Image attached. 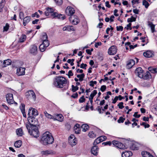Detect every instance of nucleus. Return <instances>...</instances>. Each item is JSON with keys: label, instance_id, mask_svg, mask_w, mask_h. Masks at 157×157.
<instances>
[{"label": "nucleus", "instance_id": "obj_1", "mask_svg": "<svg viewBox=\"0 0 157 157\" xmlns=\"http://www.w3.org/2000/svg\"><path fill=\"white\" fill-rule=\"evenodd\" d=\"M54 139L51 133L49 132H46L42 135L40 140V143L45 145L52 144Z\"/></svg>", "mask_w": 157, "mask_h": 157}, {"label": "nucleus", "instance_id": "obj_2", "mask_svg": "<svg viewBox=\"0 0 157 157\" xmlns=\"http://www.w3.org/2000/svg\"><path fill=\"white\" fill-rule=\"evenodd\" d=\"M53 9L51 8H47L44 12L46 16L51 17L53 18H57L58 19L63 20L65 19V16L64 15L59 14L56 12H54Z\"/></svg>", "mask_w": 157, "mask_h": 157}, {"label": "nucleus", "instance_id": "obj_3", "mask_svg": "<svg viewBox=\"0 0 157 157\" xmlns=\"http://www.w3.org/2000/svg\"><path fill=\"white\" fill-rule=\"evenodd\" d=\"M67 82V80L65 78L58 76L54 80L53 84L57 88H63L66 84Z\"/></svg>", "mask_w": 157, "mask_h": 157}, {"label": "nucleus", "instance_id": "obj_4", "mask_svg": "<svg viewBox=\"0 0 157 157\" xmlns=\"http://www.w3.org/2000/svg\"><path fill=\"white\" fill-rule=\"evenodd\" d=\"M30 128L31 130H29V133L30 135L35 137H38L39 134L37 127L36 125H31Z\"/></svg>", "mask_w": 157, "mask_h": 157}, {"label": "nucleus", "instance_id": "obj_5", "mask_svg": "<svg viewBox=\"0 0 157 157\" xmlns=\"http://www.w3.org/2000/svg\"><path fill=\"white\" fill-rule=\"evenodd\" d=\"M26 96L28 99H33L34 101L36 100V96L34 92L32 90H29L26 93Z\"/></svg>", "mask_w": 157, "mask_h": 157}, {"label": "nucleus", "instance_id": "obj_6", "mask_svg": "<svg viewBox=\"0 0 157 157\" xmlns=\"http://www.w3.org/2000/svg\"><path fill=\"white\" fill-rule=\"evenodd\" d=\"M75 12V10L74 8L71 6H67L65 10L66 14L68 16H70V17L73 16Z\"/></svg>", "mask_w": 157, "mask_h": 157}, {"label": "nucleus", "instance_id": "obj_7", "mask_svg": "<svg viewBox=\"0 0 157 157\" xmlns=\"http://www.w3.org/2000/svg\"><path fill=\"white\" fill-rule=\"evenodd\" d=\"M38 113L37 110L31 107L29 108L28 111V115L30 116H36L38 115Z\"/></svg>", "mask_w": 157, "mask_h": 157}, {"label": "nucleus", "instance_id": "obj_8", "mask_svg": "<svg viewBox=\"0 0 157 157\" xmlns=\"http://www.w3.org/2000/svg\"><path fill=\"white\" fill-rule=\"evenodd\" d=\"M113 144L121 149H124L126 148L124 145L118 141L113 140Z\"/></svg>", "mask_w": 157, "mask_h": 157}, {"label": "nucleus", "instance_id": "obj_9", "mask_svg": "<svg viewBox=\"0 0 157 157\" xmlns=\"http://www.w3.org/2000/svg\"><path fill=\"white\" fill-rule=\"evenodd\" d=\"M69 142L72 146L75 145L77 143V139L73 134L70 135L69 138Z\"/></svg>", "mask_w": 157, "mask_h": 157}, {"label": "nucleus", "instance_id": "obj_10", "mask_svg": "<svg viewBox=\"0 0 157 157\" xmlns=\"http://www.w3.org/2000/svg\"><path fill=\"white\" fill-rule=\"evenodd\" d=\"M69 20L71 22L75 25H77L79 22L78 16L75 15L70 17Z\"/></svg>", "mask_w": 157, "mask_h": 157}, {"label": "nucleus", "instance_id": "obj_11", "mask_svg": "<svg viewBox=\"0 0 157 157\" xmlns=\"http://www.w3.org/2000/svg\"><path fill=\"white\" fill-rule=\"evenodd\" d=\"M135 73L136 75L140 78H143L144 75V71L141 67L137 68L135 70Z\"/></svg>", "mask_w": 157, "mask_h": 157}, {"label": "nucleus", "instance_id": "obj_12", "mask_svg": "<svg viewBox=\"0 0 157 157\" xmlns=\"http://www.w3.org/2000/svg\"><path fill=\"white\" fill-rule=\"evenodd\" d=\"M7 101L8 103L12 104L14 101L13 99V94L11 93H9L6 96Z\"/></svg>", "mask_w": 157, "mask_h": 157}, {"label": "nucleus", "instance_id": "obj_13", "mask_svg": "<svg viewBox=\"0 0 157 157\" xmlns=\"http://www.w3.org/2000/svg\"><path fill=\"white\" fill-rule=\"evenodd\" d=\"M117 52V49L115 46H112L108 49V53L110 55H115Z\"/></svg>", "mask_w": 157, "mask_h": 157}, {"label": "nucleus", "instance_id": "obj_14", "mask_svg": "<svg viewBox=\"0 0 157 157\" xmlns=\"http://www.w3.org/2000/svg\"><path fill=\"white\" fill-rule=\"evenodd\" d=\"M144 56L146 57L149 58L152 57L154 56V52L151 50H148L143 53Z\"/></svg>", "mask_w": 157, "mask_h": 157}, {"label": "nucleus", "instance_id": "obj_15", "mask_svg": "<svg viewBox=\"0 0 157 157\" xmlns=\"http://www.w3.org/2000/svg\"><path fill=\"white\" fill-rule=\"evenodd\" d=\"M36 119L33 116H29L28 118V121L30 124V125H36V123H35Z\"/></svg>", "mask_w": 157, "mask_h": 157}, {"label": "nucleus", "instance_id": "obj_16", "mask_svg": "<svg viewBox=\"0 0 157 157\" xmlns=\"http://www.w3.org/2000/svg\"><path fill=\"white\" fill-rule=\"evenodd\" d=\"M25 68L20 67L18 68H17V75L18 76H20L25 75Z\"/></svg>", "mask_w": 157, "mask_h": 157}, {"label": "nucleus", "instance_id": "obj_17", "mask_svg": "<svg viewBox=\"0 0 157 157\" xmlns=\"http://www.w3.org/2000/svg\"><path fill=\"white\" fill-rule=\"evenodd\" d=\"M135 61L133 59H130L128 61L126 65V68L128 69L131 68L135 64Z\"/></svg>", "mask_w": 157, "mask_h": 157}, {"label": "nucleus", "instance_id": "obj_18", "mask_svg": "<svg viewBox=\"0 0 157 157\" xmlns=\"http://www.w3.org/2000/svg\"><path fill=\"white\" fill-rule=\"evenodd\" d=\"M63 117L62 114H58L55 115L54 116V121H63Z\"/></svg>", "mask_w": 157, "mask_h": 157}, {"label": "nucleus", "instance_id": "obj_19", "mask_svg": "<svg viewBox=\"0 0 157 157\" xmlns=\"http://www.w3.org/2000/svg\"><path fill=\"white\" fill-rule=\"evenodd\" d=\"M91 152L92 154L94 155H97L98 152V147L96 145H94L91 148Z\"/></svg>", "mask_w": 157, "mask_h": 157}, {"label": "nucleus", "instance_id": "obj_20", "mask_svg": "<svg viewBox=\"0 0 157 157\" xmlns=\"http://www.w3.org/2000/svg\"><path fill=\"white\" fill-rule=\"evenodd\" d=\"M140 145L136 142L132 143L130 145V148L133 150L138 149Z\"/></svg>", "mask_w": 157, "mask_h": 157}, {"label": "nucleus", "instance_id": "obj_21", "mask_svg": "<svg viewBox=\"0 0 157 157\" xmlns=\"http://www.w3.org/2000/svg\"><path fill=\"white\" fill-rule=\"evenodd\" d=\"M75 132L76 134H79L81 132L80 125L78 124H76L74 127Z\"/></svg>", "mask_w": 157, "mask_h": 157}, {"label": "nucleus", "instance_id": "obj_22", "mask_svg": "<svg viewBox=\"0 0 157 157\" xmlns=\"http://www.w3.org/2000/svg\"><path fill=\"white\" fill-rule=\"evenodd\" d=\"M37 51V47L35 45H32L31 46L30 49V52L31 53L35 54H36Z\"/></svg>", "mask_w": 157, "mask_h": 157}, {"label": "nucleus", "instance_id": "obj_23", "mask_svg": "<svg viewBox=\"0 0 157 157\" xmlns=\"http://www.w3.org/2000/svg\"><path fill=\"white\" fill-rule=\"evenodd\" d=\"M63 31H71L74 30V29L72 26L69 25H66L63 28Z\"/></svg>", "mask_w": 157, "mask_h": 157}, {"label": "nucleus", "instance_id": "obj_24", "mask_svg": "<svg viewBox=\"0 0 157 157\" xmlns=\"http://www.w3.org/2000/svg\"><path fill=\"white\" fill-rule=\"evenodd\" d=\"M132 152L130 151H125L122 152V157H129L132 156Z\"/></svg>", "mask_w": 157, "mask_h": 157}, {"label": "nucleus", "instance_id": "obj_25", "mask_svg": "<svg viewBox=\"0 0 157 157\" xmlns=\"http://www.w3.org/2000/svg\"><path fill=\"white\" fill-rule=\"evenodd\" d=\"M23 19V25L25 26L28 24L30 21L31 17L29 16H27L24 18Z\"/></svg>", "mask_w": 157, "mask_h": 157}, {"label": "nucleus", "instance_id": "obj_26", "mask_svg": "<svg viewBox=\"0 0 157 157\" xmlns=\"http://www.w3.org/2000/svg\"><path fill=\"white\" fill-rule=\"evenodd\" d=\"M11 61L10 59H8L4 61L3 62V67H6L7 65H10L11 64Z\"/></svg>", "mask_w": 157, "mask_h": 157}, {"label": "nucleus", "instance_id": "obj_27", "mask_svg": "<svg viewBox=\"0 0 157 157\" xmlns=\"http://www.w3.org/2000/svg\"><path fill=\"white\" fill-rule=\"evenodd\" d=\"M52 153V151L50 150L42 151H41V154L42 155H48L51 154Z\"/></svg>", "mask_w": 157, "mask_h": 157}, {"label": "nucleus", "instance_id": "obj_28", "mask_svg": "<svg viewBox=\"0 0 157 157\" xmlns=\"http://www.w3.org/2000/svg\"><path fill=\"white\" fill-rule=\"evenodd\" d=\"M44 113L45 117L49 119H52L53 120L54 119V116H53L49 113H48L46 111H44Z\"/></svg>", "mask_w": 157, "mask_h": 157}, {"label": "nucleus", "instance_id": "obj_29", "mask_svg": "<svg viewBox=\"0 0 157 157\" xmlns=\"http://www.w3.org/2000/svg\"><path fill=\"white\" fill-rule=\"evenodd\" d=\"M148 25L151 28L152 33H154V32H156L155 29V25L153 24L152 22H150L148 24Z\"/></svg>", "mask_w": 157, "mask_h": 157}, {"label": "nucleus", "instance_id": "obj_30", "mask_svg": "<svg viewBox=\"0 0 157 157\" xmlns=\"http://www.w3.org/2000/svg\"><path fill=\"white\" fill-rule=\"evenodd\" d=\"M22 145L21 141L20 140H19L15 142L14 144V145L15 147L19 148Z\"/></svg>", "mask_w": 157, "mask_h": 157}, {"label": "nucleus", "instance_id": "obj_31", "mask_svg": "<svg viewBox=\"0 0 157 157\" xmlns=\"http://www.w3.org/2000/svg\"><path fill=\"white\" fill-rule=\"evenodd\" d=\"M81 128L82 129V131L84 132H85L88 129L89 126L86 124H83L82 125Z\"/></svg>", "mask_w": 157, "mask_h": 157}, {"label": "nucleus", "instance_id": "obj_32", "mask_svg": "<svg viewBox=\"0 0 157 157\" xmlns=\"http://www.w3.org/2000/svg\"><path fill=\"white\" fill-rule=\"evenodd\" d=\"M26 36L24 34H22L19 39V42L21 43L24 42L26 40Z\"/></svg>", "mask_w": 157, "mask_h": 157}, {"label": "nucleus", "instance_id": "obj_33", "mask_svg": "<svg viewBox=\"0 0 157 157\" xmlns=\"http://www.w3.org/2000/svg\"><path fill=\"white\" fill-rule=\"evenodd\" d=\"M101 138L100 136L98 138H97L94 141L93 143L94 145H96L97 144L100 143L102 142V141H101Z\"/></svg>", "mask_w": 157, "mask_h": 157}, {"label": "nucleus", "instance_id": "obj_34", "mask_svg": "<svg viewBox=\"0 0 157 157\" xmlns=\"http://www.w3.org/2000/svg\"><path fill=\"white\" fill-rule=\"evenodd\" d=\"M16 133L17 135L19 136H22L23 134L22 129L21 128L17 129L16 130Z\"/></svg>", "mask_w": 157, "mask_h": 157}, {"label": "nucleus", "instance_id": "obj_35", "mask_svg": "<svg viewBox=\"0 0 157 157\" xmlns=\"http://www.w3.org/2000/svg\"><path fill=\"white\" fill-rule=\"evenodd\" d=\"M148 70L151 73H155L157 72V67L153 68L151 67H149L148 68Z\"/></svg>", "mask_w": 157, "mask_h": 157}, {"label": "nucleus", "instance_id": "obj_36", "mask_svg": "<svg viewBox=\"0 0 157 157\" xmlns=\"http://www.w3.org/2000/svg\"><path fill=\"white\" fill-rule=\"evenodd\" d=\"M151 77L150 73L149 71H147L144 76H143V78L144 79H147Z\"/></svg>", "mask_w": 157, "mask_h": 157}, {"label": "nucleus", "instance_id": "obj_37", "mask_svg": "<svg viewBox=\"0 0 157 157\" xmlns=\"http://www.w3.org/2000/svg\"><path fill=\"white\" fill-rule=\"evenodd\" d=\"M5 0H2L0 2V12H2L3 11V8L5 5Z\"/></svg>", "mask_w": 157, "mask_h": 157}, {"label": "nucleus", "instance_id": "obj_38", "mask_svg": "<svg viewBox=\"0 0 157 157\" xmlns=\"http://www.w3.org/2000/svg\"><path fill=\"white\" fill-rule=\"evenodd\" d=\"M88 136L91 138H94L96 137V134L93 131L90 132L88 134Z\"/></svg>", "mask_w": 157, "mask_h": 157}, {"label": "nucleus", "instance_id": "obj_39", "mask_svg": "<svg viewBox=\"0 0 157 157\" xmlns=\"http://www.w3.org/2000/svg\"><path fill=\"white\" fill-rule=\"evenodd\" d=\"M47 47H45V45H44L43 44H41L39 47V49L40 50V51L41 52H44V51L45 48H47Z\"/></svg>", "mask_w": 157, "mask_h": 157}, {"label": "nucleus", "instance_id": "obj_40", "mask_svg": "<svg viewBox=\"0 0 157 157\" xmlns=\"http://www.w3.org/2000/svg\"><path fill=\"white\" fill-rule=\"evenodd\" d=\"M97 91L96 90H94L93 93H91L90 95V97L89 98L93 99L94 97L97 94Z\"/></svg>", "mask_w": 157, "mask_h": 157}, {"label": "nucleus", "instance_id": "obj_41", "mask_svg": "<svg viewBox=\"0 0 157 157\" xmlns=\"http://www.w3.org/2000/svg\"><path fill=\"white\" fill-rule=\"evenodd\" d=\"M143 5L146 8H147L149 6V4L148 3V2L145 0H144L143 1Z\"/></svg>", "mask_w": 157, "mask_h": 157}, {"label": "nucleus", "instance_id": "obj_42", "mask_svg": "<svg viewBox=\"0 0 157 157\" xmlns=\"http://www.w3.org/2000/svg\"><path fill=\"white\" fill-rule=\"evenodd\" d=\"M72 87V91L74 92L76 91L78 89V87L77 86H75L73 85H72L71 86Z\"/></svg>", "mask_w": 157, "mask_h": 157}, {"label": "nucleus", "instance_id": "obj_43", "mask_svg": "<svg viewBox=\"0 0 157 157\" xmlns=\"http://www.w3.org/2000/svg\"><path fill=\"white\" fill-rule=\"evenodd\" d=\"M42 44L45 45V47H48L49 44L48 40H43V43Z\"/></svg>", "mask_w": 157, "mask_h": 157}, {"label": "nucleus", "instance_id": "obj_44", "mask_svg": "<svg viewBox=\"0 0 157 157\" xmlns=\"http://www.w3.org/2000/svg\"><path fill=\"white\" fill-rule=\"evenodd\" d=\"M25 105L24 104H21V106L20 107V109L22 113L25 112Z\"/></svg>", "mask_w": 157, "mask_h": 157}, {"label": "nucleus", "instance_id": "obj_45", "mask_svg": "<svg viewBox=\"0 0 157 157\" xmlns=\"http://www.w3.org/2000/svg\"><path fill=\"white\" fill-rule=\"evenodd\" d=\"M42 41L43 40H47L48 39V36L45 33H43L42 34Z\"/></svg>", "mask_w": 157, "mask_h": 157}, {"label": "nucleus", "instance_id": "obj_46", "mask_svg": "<svg viewBox=\"0 0 157 157\" xmlns=\"http://www.w3.org/2000/svg\"><path fill=\"white\" fill-rule=\"evenodd\" d=\"M136 20V18L132 16L131 18H128V19L127 21L128 22L135 21Z\"/></svg>", "mask_w": 157, "mask_h": 157}, {"label": "nucleus", "instance_id": "obj_47", "mask_svg": "<svg viewBox=\"0 0 157 157\" xmlns=\"http://www.w3.org/2000/svg\"><path fill=\"white\" fill-rule=\"evenodd\" d=\"M141 125L144 126L145 128H148L150 127V125L148 124H147V123L144 122H142L140 124Z\"/></svg>", "mask_w": 157, "mask_h": 157}, {"label": "nucleus", "instance_id": "obj_48", "mask_svg": "<svg viewBox=\"0 0 157 157\" xmlns=\"http://www.w3.org/2000/svg\"><path fill=\"white\" fill-rule=\"evenodd\" d=\"M125 119V118H123L122 117H121L118 120L117 122L119 123H123Z\"/></svg>", "mask_w": 157, "mask_h": 157}, {"label": "nucleus", "instance_id": "obj_49", "mask_svg": "<svg viewBox=\"0 0 157 157\" xmlns=\"http://www.w3.org/2000/svg\"><path fill=\"white\" fill-rule=\"evenodd\" d=\"M90 85L92 87L94 86V84L96 85L97 83V82L96 81H91L90 82Z\"/></svg>", "mask_w": 157, "mask_h": 157}, {"label": "nucleus", "instance_id": "obj_50", "mask_svg": "<svg viewBox=\"0 0 157 157\" xmlns=\"http://www.w3.org/2000/svg\"><path fill=\"white\" fill-rule=\"evenodd\" d=\"M123 102H121L119 103L117 105V106H118L119 108L120 109H122L124 108V106H123Z\"/></svg>", "mask_w": 157, "mask_h": 157}, {"label": "nucleus", "instance_id": "obj_51", "mask_svg": "<svg viewBox=\"0 0 157 157\" xmlns=\"http://www.w3.org/2000/svg\"><path fill=\"white\" fill-rule=\"evenodd\" d=\"M56 4L58 5H61L63 3L62 0H54Z\"/></svg>", "mask_w": 157, "mask_h": 157}, {"label": "nucleus", "instance_id": "obj_52", "mask_svg": "<svg viewBox=\"0 0 157 157\" xmlns=\"http://www.w3.org/2000/svg\"><path fill=\"white\" fill-rule=\"evenodd\" d=\"M117 30V31H122L123 27L121 26H117L116 27Z\"/></svg>", "mask_w": 157, "mask_h": 157}, {"label": "nucleus", "instance_id": "obj_53", "mask_svg": "<svg viewBox=\"0 0 157 157\" xmlns=\"http://www.w3.org/2000/svg\"><path fill=\"white\" fill-rule=\"evenodd\" d=\"M85 101V99L84 98V96H82L79 100V101L80 103H82L84 102Z\"/></svg>", "mask_w": 157, "mask_h": 157}, {"label": "nucleus", "instance_id": "obj_54", "mask_svg": "<svg viewBox=\"0 0 157 157\" xmlns=\"http://www.w3.org/2000/svg\"><path fill=\"white\" fill-rule=\"evenodd\" d=\"M9 25L8 23H6V26L4 27V31H7L9 28Z\"/></svg>", "mask_w": 157, "mask_h": 157}, {"label": "nucleus", "instance_id": "obj_55", "mask_svg": "<svg viewBox=\"0 0 157 157\" xmlns=\"http://www.w3.org/2000/svg\"><path fill=\"white\" fill-rule=\"evenodd\" d=\"M102 144H104L105 145H110L112 144V142L111 141H107L106 142H104L102 143Z\"/></svg>", "mask_w": 157, "mask_h": 157}, {"label": "nucleus", "instance_id": "obj_56", "mask_svg": "<svg viewBox=\"0 0 157 157\" xmlns=\"http://www.w3.org/2000/svg\"><path fill=\"white\" fill-rule=\"evenodd\" d=\"M19 17L20 19H23L24 17V13L23 12H21L19 13Z\"/></svg>", "mask_w": 157, "mask_h": 157}, {"label": "nucleus", "instance_id": "obj_57", "mask_svg": "<svg viewBox=\"0 0 157 157\" xmlns=\"http://www.w3.org/2000/svg\"><path fill=\"white\" fill-rule=\"evenodd\" d=\"M106 89V86L105 85L102 86L100 88L102 92H104Z\"/></svg>", "mask_w": 157, "mask_h": 157}, {"label": "nucleus", "instance_id": "obj_58", "mask_svg": "<svg viewBox=\"0 0 157 157\" xmlns=\"http://www.w3.org/2000/svg\"><path fill=\"white\" fill-rule=\"evenodd\" d=\"M87 66V64L83 63H82L80 66V67L82 69H86V67Z\"/></svg>", "mask_w": 157, "mask_h": 157}, {"label": "nucleus", "instance_id": "obj_59", "mask_svg": "<svg viewBox=\"0 0 157 157\" xmlns=\"http://www.w3.org/2000/svg\"><path fill=\"white\" fill-rule=\"evenodd\" d=\"M132 25V24L131 23H129L127 25V27H125L124 29H126L127 30H128L129 29H129L130 30H131L132 28L131 27V26Z\"/></svg>", "mask_w": 157, "mask_h": 157}, {"label": "nucleus", "instance_id": "obj_60", "mask_svg": "<svg viewBox=\"0 0 157 157\" xmlns=\"http://www.w3.org/2000/svg\"><path fill=\"white\" fill-rule=\"evenodd\" d=\"M118 99V97L117 96H115L114 99L113 100L112 103L115 104Z\"/></svg>", "mask_w": 157, "mask_h": 157}, {"label": "nucleus", "instance_id": "obj_61", "mask_svg": "<svg viewBox=\"0 0 157 157\" xmlns=\"http://www.w3.org/2000/svg\"><path fill=\"white\" fill-rule=\"evenodd\" d=\"M32 17H36L37 18H38L40 17L39 15L38 14L37 12H35L32 15Z\"/></svg>", "mask_w": 157, "mask_h": 157}, {"label": "nucleus", "instance_id": "obj_62", "mask_svg": "<svg viewBox=\"0 0 157 157\" xmlns=\"http://www.w3.org/2000/svg\"><path fill=\"white\" fill-rule=\"evenodd\" d=\"M69 78H70L71 76L73 75V74L71 70H70L68 72V74L67 75Z\"/></svg>", "mask_w": 157, "mask_h": 157}, {"label": "nucleus", "instance_id": "obj_63", "mask_svg": "<svg viewBox=\"0 0 157 157\" xmlns=\"http://www.w3.org/2000/svg\"><path fill=\"white\" fill-rule=\"evenodd\" d=\"M138 112H136L134 113V114L133 115V116L135 117L136 118H138L140 117V114H137Z\"/></svg>", "mask_w": 157, "mask_h": 157}, {"label": "nucleus", "instance_id": "obj_64", "mask_svg": "<svg viewBox=\"0 0 157 157\" xmlns=\"http://www.w3.org/2000/svg\"><path fill=\"white\" fill-rule=\"evenodd\" d=\"M131 2L133 5L134 4L136 3L138 4L139 3V0H132Z\"/></svg>", "mask_w": 157, "mask_h": 157}]
</instances>
